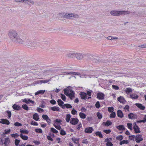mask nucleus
Listing matches in <instances>:
<instances>
[{"instance_id":"1","label":"nucleus","mask_w":146,"mask_h":146,"mask_svg":"<svg viewBox=\"0 0 146 146\" xmlns=\"http://www.w3.org/2000/svg\"><path fill=\"white\" fill-rule=\"evenodd\" d=\"M91 90L90 91H87V93H86L84 92H81L80 93V97L82 99L86 100L87 99L91 98Z\"/></svg>"},{"instance_id":"2","label":"nucleus","mask_w":146,"mask_h":146,"mask_svg":"<svg viewBox=\"0 0 146 146\" xmlns=\"http://www.w3.org/2000/svg\"><path fill=\"white\" fill-rule=\"evenodd\" d=\"M126 13H129V12L127 11H112L110 12V14L114 16H119L121 15Z\"/></svg>"},{"instance_id":"3","label":"nucleus","mask_w":146,"mask_h":146,"mask_svg":"<svg viewBox=\"0 0 146 146\" xmlns=\"http://www.w3.org/2000/svg\"><path fill=\"white\" fill-rule=\"evenodd\" d=\"M74 55L75 56L76 58L78 60L81 59L83 58V56L80 54H76L75 53L69 54H68L67 56L68 57L73 58L74 57Z\"/></svg>"},{"instance_id":"4","label":"nucleus","mask_w":146,"mask_h":146,"mask_svg":"<svg viewBox=\"0 0 146 146\" xmlns=\"http://www.w3.org/2000/svg\"><path fill=\"white\" fill-rule=\"evenodd\" d=\"M17 34L15 31H12L10 32L9 34V35L11 39L13 40L14 38L16 37Z\"/></svg>"},{"instance_id":"5","label":"nucleus","mask_w":146,"mask_h":146,"mask_svg":"<svg viewBox=\"0 0 146 146\" xmlns=\"http://www.w3.org/2000/svg\"><path fill=\"white\" fill-rule=\"evenodd\" d=\"M1 142L3 144L4 146H7L10 142L9 138L8 137H6L4 140L2 138L1 139Z\"/></svg>"},{"instance_id":"6","label":"nucleus","mask_w":146,"mask_h":146,"mask_svg":"<svg viewBox=\"0 0 146 146\" xmlns=\"http://www.w3.org/2000/svg\"><path fill=\"white\" fill-rule=\"evenodd\" d=\"M133 128L135 133H140L141 131L139 126L137 125L136 123H133Z\"/></svg>"},{"instance_id":"7","label":"nucleus","mask_w":146,"mask_h":146,"mask_svg":"<svg viewBox=\"0 0 146 146\" xmlns=\"http://www.w3.org/2000/svg\"><path fill=\"white\" fill-rule=\"evenodd\" d=\"M79 121V119L77 118H73L71 119L70 123L72 125H76L78 124Z\"/></svg>"},{"instance_id":"8","label":"nucleus","mask_w":146,"mask_h":146,"mask_svg":"<svg viewBox=\"0 0 146 146\" xmlns=\"http://www.w3.org/2000/svg\"><path fill=\"white\" fill-rule=\"evenodd\" d=\"M135 140L136 142L137 143H140L143 140L141 135L139 134L136 135L135 137Z\"/></svg>"},{"instance_id":"9","label":"nucleus","mask_w":146,"mask_h":146,"mask_svg":"<svg viewBox=\"0 0 146 146\" xmlns=\"http://www.w3.org/2000/svg\"><path fill=\"white\" fill-rule=\"evenodd\" d=\"M64 17L67 19H70V17H74L75 18H78V15H76L72 13L70 14H66L64 16Z\"/></svg>"},{"instance_id":"10","label":"nucleus","mask_w":146,"mask_h":146,"mask_svg":"<svg viewBox=\"0 0 146 146\" xmlns=\"http://www.w3.org/2000/svg\"><path fill=\"white\" fill-rule=\"evenodd\" d=\"M112 140V138H106L105 140V142H107L106 145V146H113V144L112 143L109 141H111Z\"/></svg>"},{"instance_id":"11","label":"nucleus","mask_w":146,"mask_h":146,"mask_svg":"<svg viewBox=\"0 0 146 146\" xmlns=\"http://www.w3.org/2000/svg\"><path fill=\"white\" fill-rule=\"evenodd\" d=\"M75 93L72 90H70V92L69 94H68L67 96L71 100L75 98Z\"/></svg>"},{"instance_id":"12","label":"nucleus","mask_w":146,"mask_h":146,"mask_svg":"<svg viewBox=\"0 0 146 146\" xmlns=\"http://www.w3.org/2000/svg\"><path fill=\"white\" fill-rule=\"evenodd\" d=\"M104 96V94L102 92H98L97 94V98L100 100H103Z\"/></svg>"},{"instance_id":"13","label":"nucleus","mask_w":146,"mask_h":146,"mask_svg":"<svg viewBox=\"0 0 146 146\" xmlns=\"http://www.w3.org/2000/svg\"><path fill=\"white\" fill-rule=\"evenodd\" d=\"M22 101L23 102H25L27 104H29L30 103H32L33 105L35 104L34 101H33L29 99L28 100L26 98L23 99Z\"/></svg>"},{"instance_id":"14","label":"nucleus","mask_w":146,"mask_h":146,"mask_svg":"<svg viewBox=\"0 0 146 146\" xmlns=\"http://www.w3.org/2000/svg\"><path fill=\"white\" fill-rule=\"evenodd\" d=\"M128 117L129 119H135L137 118V115L133 113H130L128 115Z\"/></svg>"},{"instance_id":"15","label":"nucleus","mask_w":146,"mask_h":146,"mask_svg":"<svg viewBox=\"0 0 146 146\" xmlns=\"http://www.w3.org/2000/svg\"><path fill=\"white\" fill-rule=\"evenodd\" d=\"M93 131L92 127H89L86 128L85 129L84 131L86 133H91Z\"/></svg>"},{"instance_id":"16","label":"nucleus","mask_w":146,"mask_h":146,"mask_svg":"<svg viewBox=\"0 0 146 146\" xmlns=\"http://www.w3.org/2000/svg\"><path fill=\"white\" fill-rule=\"evenodd\" d=\"M117 100L120 103L122 104H125L126 102V101L125 100L123 97L122 96H120L117 98Z\"/></svg>"},{"instance_id":"17","label":"nucleus","mask_w":146,"mask_h":146,"mask_svg":"<svg viewBox=\"0 0 146 146\" xmlns=\"http://www.w3.org/2000/svg\"><path fill=\"white\" fill-rule=\"evenodd\" d=\"M117 116L118 117L122 118L123 117L124 115L123 113L121 110H118L117 111Z\"/></svg>"},{"instance_id":"18","label":"nucleus","mask_w":146,"mask_h":146,"mask_svg":"<svg viewBox=\"0 0 146 146\" xmlns=\"http://www.w3.org/2000/svg\"><path fill=\"white\" fill-rule=\"evenodd\" d=\"M0 123L3 124H5L7 125L10 124L9 121L8 120L5 119H1Z\"/></svg>"},{"instance_id":"19","label":"nucleus","mask_w":146,"mask_h":146,"mask_svg":"<svg viewBox=\"0 0 146 146\" xmlns=\"http://www.w3.org/2000/svg\"><path fill=\"white\" fill-rule=\"evenodd\" d=\"M135 104L136 106L141 110H144L145 109V107L143 106L141 104L136 103Z\"/></svg>"},{"instance_id":"20","label":"nucleus","mask_w":146,"mask_h":146,"mask_svg":"<svg viewBox=\"0 0 146 146\" xmlns=\"http://www.w3.org/2000/svg\"><path fill=\"white\" fill-rule=\"evenodd\" d=\"M15 1L17 2H25V3H28L29 5H30V3H31L32 4H33V2L32 1H29L28 0H15Z\"/></svg>"},{"instance_id":"21","label":"nucleus","mask_w":146,"mask_h":146,"mask_svg":"<svg viewBox=\"0 0 146 146\" xmlns=\"http://www.w3.org/2000/svg\"><path fill=\"white\" fill-rule=\"evenodd\" d=\"M124 91L127 95H129V94L131 93L132 92V89L130 88H127L124 90Z\"/></svg>"},{"instance_id":"22","label":"nucleus","mask_w":146,"mask_h":146,"mask_svg":"<svg viewBox=\"0 0 146 146\" xmlns=\"http://www.w3.org/2000/svg\"><path fill=\"white\" fill-rule=\"evenodd\" d=\"M112 123L111 121L109 120H108L105 122H103V124L104 125L106 126H109L111 125Z\"/></svg>"},{"instance_id":"23","label":"nucleus","mask_w":146,"mask_h":146,"mask_svg":"<svg viewBox=\"0 0 146 146\" xmlns=\"http://www.w3.org/2000/svg\"><path fill=\"white\" fill-rule=\"evenodd\" d=\"M33 119L36 121H38L39 119V116L37 113H36L33 115Z\"/></svg>"},{"instance_id":"24","label":"nucleus","mask_w":146,"mask_h":146,"mask_svg":"<svg viewBox=\"0 0 146 146\" xmlns=\"http://www.w3.org/2000/svg\"><path fill=\"white\" fill-rule=\"evenodd\" d=\"M12 107L13 109L16 110H19L21 108L19 106L15 104L13 105V106Z\"/></svg>"},{"instance_id":"25","label":"nucleus","mask_w":146,"mask_h":146,"mask_svg":"<svg viewBox=\"0 0 146 146\" xmlns=\"http://www.w3.org/2000/svg\"><path fill=\"white\" fill-rule=\"evenodd\" d=\"M20 137L23 140H27L28 139V137L27 136L23 135L22 134H20Z\"/></svg>"},{"instance_id":"26","label":"nucleus","mask_w":146,"mask_h":146,"mask_svg":"<svg viewBox=\"0 0 146 146\" xmlns=\"http://www.w3.org/2000/svg\"><path fill=\"white\" fill-rule=\"evenodd\" d=\"M65 107L67 108H71L72 107L70 104H64V105L62 107V108L63 109H64Z\"/></svg>"},{"instance_id":"27","label":"nucleus","mask_w":146,"mask_h":146,"mask_svg":"<svg viewBox=\"0 0 146 146\" xmlns=\"http://www.w3.org/2000/svg\"><path fill=\"white\" fill-rule=\"evenodd\" d=\"M72 140L74 143L76 144H78L79 142V138H72Z\"/></svg>"},{"instance_id":"28","label":"nucleus","mask_w":146,"mask_h":146,"mask_svg":"<svg viewBox=\"0 0 146 146\" xmlns=\"http://www.w3.org/2000/svg\"><path fill=\"white\" fill-rule=\"evenodd\" d=\"M45 90H40L35 93V96L39 94H43L45 92Z\"/></svg>"},{"instance_id":"29","label":"nucleus","mask_w":146,"mask_h":146,"mask_svg":"<svg viewBox=\"0 0 146 146\" xmlns=\"http://www.w3.org/2000/svg\"><path fill=\"white\" fill-rule=\"evenodd\" d=\"M116 127L119 130H125V128L124 127V125H120L117 126Z\"/></svg>"},{"instance_id":"30","label":"nucleus","mask_w":146,"mask_h":146,"mask_svg":"<svg viewBox=\"0 0 146 146\" xmlns=\"http://www.w3.org/2000/svg\"><path fill=\"white\" fill-rule=\"evenodd\" d=\"M50 110L54 111H59L60 110L59 107L56 106L51 107L50 108Z\"/></svg>"},{"instance_id":"31","label":"nucleus","mask_w":146,"mask_h":146,"mask_svg":"<svg viewBox=\"0 0 146 146\" xmlns=\"http://www.w3.org/2000/svg\"><path fill=\"white\" fill-rule=\"evenodd\" d=\"M95 134L96 136H98L100 138H102L103 137L100 131H97L95 133Z\"/></svg>"},{"instance_id":"32","label":"nucleus","mask_w":146,"mask_h":146,"mask_svg":"<svg viewBox=\"0 0 146 146\" xmlns=\"http://www.w3.org/2000/svg\"><path fill=\"white\" fill-rule=\"evenodd\" d=\"M62 120L61 119H56L54 121V124H57V123H59V124H61Z\"/></svg>"},{"instance_id":"33","label":"nucleus","mask_w":146,"mask_h":146,"mask_svg":"<svg viewBox=\"0 0 146 146\" xmlns=\"http://www.w3.org/2000/svg\"><path fill=\"white\" fill-rule=\"evenodd\" d=\"M71 118V115L70 114H67L66 115V120L67 122H69L70 119Z\"/></svg>"},{"instance_id":"34","label":"nucleus","mask_w":146,"mask_h":146,"mask_svg":"<svg viewBox=\"0 0 146 146\" xmlns=\"http://www.w3.org/2000/svg\"><path fill=\"white\" fill-rule=\"evenodd\" d=\"M79 115L80 117L82 119H85L86 118V115L84 113L80 112L79 113Z\"/></svg>"},{"instance_id":"35","label":"nucleus","mask_w":146,"mask_h":146,"mask_svg":"<svg viewBox=\"0 0 146 146\" xmlns=\"http://www.w3.org/2000/svg\"><path fill=\"white\" fill-rule=\"evenodd\" d=\"M130 97L132 99H136L138 98L139 96L136 94H131Z\"/></svg>"},{"instance_id":"36","label":"nucleus","mask_w":146,"mask_h":146,"mask_svg":"<svg viewBox=\"0 0 146 146\" xmlns=\"http://www.w3.org/2000/svg\"><path fill=\"white\" fill-rule=\"evenodd\" d=\"M57 102H58V105L59 106H62V107L63 106V105L64 104V103L61 99H58L57 101Z\"/></svg>"},{"instance_id":"37","label":"nucleus","mask_w":146,"mask_h":146,"mask_svg":"<svg viewBox=\"0 0 146 146\" xmlns=\"http://www.w3.org/2000/svg\"><path fill=\"white\" fill-rule=\"evenodd\" d=\"M97 116L99 119H101L103 117L102 114L101 113L99 112L97 113Z\"/></svg>"},{"instance_id":"38","label":"nucleus","mask_w":146,"mask_h":146,"mask_svg":"<svg viewBox=\"0 0 146 146\" xmlns=\"http://www.w3.org/2000/svg\"><path fill=\"white\" fill-rule=\"evenodd\" d=\"M11 131V130L10 129H9L8 130H6V129H5V130L4 132L2 134V136H4L5 134H7L9 133Z\"/></svg>"},{"instance_id":"39","label":"nucleus","mask_w":146,"mask_h":146,"mask_svg":"<svg viewBox=\"0 0 146 146\" xmlns=\"http://www.w3.org/2000/svg\"><path fill=\"white\" fill-rule=\"evenodd\" d=\"M20 132L21 133H24L26 134H27L29 133V131L27 130H22L21 129L20 130Z\"/></svg>"},{"instance_id":"40","label":"nucleus","mask_w":146,"mask_h":146,"mask_svg":"<svg viewBox=\"0 0 146 146\" xmlns=\"http://www.w3.org/2000/svg\"><path fill=\"white\" fill-rule=\"evenodd\" d=\"M50 131L53 133H57L58 132V131L57 130L53 127H52L51 128Z\"/></svg>"},{"instance_id":"41","label":"nucleus","mask_w":146,"mask_h":146,"mask_svg":"<svg viewBox=\"0 0 146 146\" xmlns=\"http://www.w3.org/2000/svg\"><path fill=\"white\" fill-rule=\"evenodd\" d=\"M123 109L125 110V111H129V106L128 105H126L124 108Z\"/></svg>"},{"instance_id":"42","label":"nucleus","mask_w":146,"mask_h":146,"mask_svg":"<svg viewBox=\"0 0 146 146\" xmlns=\"http://www.w3.org/2000/svg\"><path fill=\"white\" fill-rule=\"evenodd\" d=\"M110 115V118H114L116 116V113L115 112H111Z\"/></svg>"},{"instance_id":"43","label":"nucleus","mask_w":146,"mask_h":146,"mask_svg":"<svg viewBox=\"0 0 146 146\" xmlns=\"http://www.w3.org/2000/svg\"><path fill=\"white\" fill-rule=\"evenodd\" d=\"M64 94L67 96L68 95V94H69L70 92V90H69L68 89H64Z\"/></svg>"},{"instance_id":"44","label":"nucleus","mask_w":146,"mask_h":146,"mask_svg":"<svg viewBox=\"0 0 146 146\" xmlns=\"http://www.w3.org/2000/svg\"><path fill=\"white\" fill-rule=\"evenodd\" d=\"M135 139V136L134 135H131L129 136V139L130 140L134 141Z\"/></svg>"},{"instance_id":"45","label":"nucleus","mask_w":146,"mask_h":146,"mask_svg":"<svg viewBox=\"0 0 146 146\" xmlns=\"http://www.w3.org/2000/svg\"><path fill=\"white\" fill-rule=\"evenodd\" d=\"M22 107L23 109L26 110H29L28 106L25 104H24L22 105Z\"/></svg>"},{"instance_id":"46","label":"nucleus","mask_w":146,"mask_h":146,"mask_svg":"<svg viewBox=\"0 0 146 146\" xmlns=\"http://www.w3.org/2000/svg\"><path fill=\"white\" fill-rule=\"evenodd\" d=\"M35 131L36 132L41 133H42V131L41 129L40 128H37L35 129Z\"/></svg>"},{"instance_id":"47","label":"nucleus","mask_w":146,"mask_h":146,"mask_svg":"<svg viewBox=\"0 0 146 146\" xmlns=\"http://www.w3.org/2000/svg\"><path fill=\"white\" fill-rule=\"evenodd\" d=\"M114 108L113 107H109L108 108V111L109 112H113Z\"/></svg>"},{"instance_id":"48","label":"nucleus","mask_w":146,"mask_h":146,"mask_svg":"<svg viewBox=\"0 0 146 146\" xmlns=\"http://www.w3.org/2000/svg\"><path fill=\"white\" fill-rule=\"evenodd\" d=\"M57 124H53L54 126L57 129L60 130L61 129V127L60 125H56Z\"/></svg>"},{"instance_id":"49","label":"nucleus","mask_w":146,"mask_h":146,"mask_svg":"<svg viewBox=\"0 0 146 146\" xmlns=\"http://www.w3.org/2000/svg\"><path fill=\"white\" fill-rule=\"evenodd\" d=\"M60 134L62 135H64L66 134V133L65 131L61 129L60 131Z\"/></svg>"},{"instance_id":"50","label":"nucleus","mask_w":146,"mask_h":146,"mask_svg":"<svg viewBox=\"0 0 146 146\" xmlns=\"http://www.w3.org/2000/svg\"><path fill=\"white\" fill-rule=\"evenodd\" d=\"M128 143V141L127 140H123L120 142V145H121L124 144H127Z\"/></svg>"},{"instance_id":"51","label":"nucleus","mask_w":146,"mask_h":146,"mask_svg":"<svg viewBox=\"0 0 146 146\" xmlns=\"http://www.w3.org/2000/svg\"><path fill=\"white\" fill-rule=\"evenodd\" d=\"M127 126L128 128L131 130L132 129V125L131 123H127Z\"/></svg>"},{"instance_id":"52","label":"nucleus","mask_w":146,"mask_h":146,"mask_svg":"<svg viewBox=\"0 0 146 146\" xmlns=\"http://www.w3.org/2000/svg\"><path fill=\"white\" fill-rule=\"evenodd\" d=\"M60 95V97L62 100L64 101H65L66 100V97L65 96L62 94H61Z\"/></svg>"},{"instance_id":"53","label":"nucleus","mask_w":146,"mask_h":146,"mask_svg":"<svg viewBox=\"0 0 146 146\" xmlns=\"http://www.w3.org/2000/svg\"><path fill=\"white\" fill-rule=\"evenodd\" d=\"M95 106L97 108H99L100 107V105L99 101L97 102L95 104Z\"/></svg>"},{"instance_id":"54","label":"nucleus","mask_w":146,"mask_h":146,"mask_svg":"<svg viewBox=\"0 0 146 146\" xmlns=\"http://www.w3.org/2000/svg\"><path fill=\"white\" fill-rule=\"evenodd\" d=\"M112 87L113 89L116 90H118L119 89V87L117 86L112 85Z\"/></svg>"},{"instance_id":"55","label":"nucleus","mask_w":146,"mask_h":146,"mask_svg":"<svg viewBox=\"0 0 146 146\" xmlns=\"http://www.w3.org/2000/svg\"><path fill=\"white\" fill-rule=\"evenodd\" d=\"M123 137L121 135H120L116 137L117 139L119 141L122 140L123 139Z\"/></svg>"},{"instance_id":"56","label":"nucleus","mask_w":146,"mask_h":146,"mask_svg":"<svg viewBox=\"0 0 146 146\" xmlns=\"http://www.w3.org/2000/svg\"><path fill=\"white\" fill-rule=\"evenodd\" d=\"M31 124L32 125L37 126L38 125V123L36 122H35L33 121H32L31 122Z\"/></svg>"},{"instance_id":"57","label":"nucleus","mask_w":146,"mask_h":146,"mask_svg":"<svg viewBox=\"0 0 146 146\" xmlns=\"http://www.w3.org/2000/svg\"><path fill=\"white\" fill-rule=\"evenodd\" d=\"M20 142V141L19 140L16 139L15 140V145L17 146L19 145V143Z\"/></svg>"},{"instance_id":"58","label":"nucleus","mask_w":146,"mask_h":146,"mask_svg":"<svg viewBox=\"0 0 146 146\" xmlns=\"http://www.w3.org/2000/svg\"><path fill=\"white\" fill-rule=\"evenodd\" d=\"M67 74H73V75H78V73H77L74 72H70L68 73H67Z\"/></svg>"},{"instance_id":"59","label":"nucleus","mask_w":146,"mask_h":146,"mask_svg":"<svg viewBox=\"0 0 146 146\" xmlns=\"http://www.w3.org/2000/svg\"><path fill=\"white\" fill-rule=\"evenodd\" d=\"M77 113V111L74 108H73L71 111L72 114L73 115H75Z\"/></svg>"},{"instance_id":"60","label":"nucleus","mask_w":146,"mask_h":146,"mask_svg":"<svg viewBox=\"0 0 146 146\" xmlns=\"http://www.w3.org/2000/svg\"><path fill=\"white\" fill-rule=\"evenodd\" d=\"M37 111L40 113H41L44 111L43 109L41 108H37Z\"/></svg>"},{"instance_id":"61","label":"nucleus","mask_w":146,"mask_h":146,"mask_svg":"<svg viewBox=\"0 0 146 146\" xmlns=\"http://www.w3.org/2000/svg\"><path fill=\"white\" fill-rule=\"evenodd\" d=\"M42 118L45 120L49 117L47 115L44 114L42 115Z\"/></svg>"},{"instance_id":"62","label":"nucleus","mask_w":146,"mask_h":146,"mask_svg":"<svg viewBox=\"0 0 146 146\" xmlns=\"http://www.w3.org/2000/svg\"><path fill=\"white\" fill-rule=\"evenodd\" d=\"M14 125L15 126L19 127L21 126L22 125L19 122H16L15 123Z\"/></svg>"},{"instance_id":"63","label":"nucleus","mask_w":146,"mask_h":146,"mask_svg":"<svg viewBox=\"0 0 146 146\" xmlns=\"http://www.w3.org/2000/svg\"><path fill=\"white\" fill-rule=\"evenodd\" d=\"M11 136L12 137H14L15 138L17 137L18 136V135L17 133H15V134H13L11 135Z\"/></svg>"},{"instance_id":"64","label":"nucleus","mask_w":146,"mask_h":146,"mask_svg":"<svg viewBox=\"0 0 146 146\" xmlns=\"http://www.w3.org/2000/svg\"><path fill=\"white\" fill-rule=\"evenodd\" d=\"M82 127V125L81 123H80L77 126L76 128L77 129H80L81 127Z\"/></svg>"}]
</instances>
